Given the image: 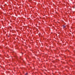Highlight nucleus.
<instances>
[{
    "label": "nucleus",
    "mask_w": 75,
    "mask_h": 75,
    "mask_svg": "<svg viewBox=\"0 0 75 75\" xmlns=\"http://www.w3.org/2000/svg\"><path fill=\"white\" fill-rule=\"evenodd\" d=\"M63 28H65V26L64 25H63Z\"/></svg>",
    "instance_id": "nucleus-1"
},
{
    "label": "nucleus",
    "mask_w": 75,
    "mask_h": 75,
    "mask_svg": "<svg viewBox=\"0 0 75 75\" xmlns=\"http://www.w3.org/2000/svg\"><path fill=\"white\" fill-rule=\"evenodd\" d=\"M28 74V73H26V74H25V75H27V74Z\"/></svg>",
    "instance_id": "nucleus-2"
},
{
    "label": "nucleus",
    "mask_w": 75,
    "mask_h": 75,
    "mask_svg": "<svg viewBox=\"0 0 75 75\" xmlns=\"http://www.w3.org/2000/svg\"><path fill=\"white\" fill-rule=\"evenodd\" d=\"M9 37V36H8V37Z\"/></svg>",
    "instance_id": "nucleus-3"
}]
</instances>
